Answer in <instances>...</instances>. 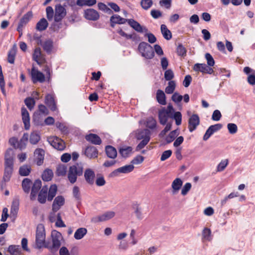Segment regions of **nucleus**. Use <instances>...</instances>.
<instances>
[{
	"instance_id": "48",
	"label": "nucleus",
	"mask_w": 255,
	"mask_h": 255,
	"mask_svg": "<svg viewBox=\"0 0 255 255\" xmlns=\"http://www.w3.org/2000/svg\"><path fill=\"white\" fill-rule=\"evenodd\" d=\"M78 18V12H72L71 13H69L66 17L67 20L71 23H73L75 21H77Z\"/></svg>"
},
{
	"instance_id": "14",
	"label": "nucleus",
	"mask_w": 255,
	"mask_h": 255,
	"mask_svg": "<svg viewBox=\"0 0 255 255\" xmlns=\"http://www.w3.org/2000/svg\"><path fill=\"white\" fill-rule=\"evenodd\" d=\"M115 215V213L113 211H107L104 214L95 217L92 219L94 222H104L113 218Z\"/></svg>"
},
{
	"instance_id": "31",
	"label": "nucleus",
	"mask_w": 255,
	"mask_h": 255,
	"mask_svg": "<svg viewBox=\"0 0 255 255\" xmlns=\"http://www.w3.org/2000/svg\"><path fill=\"white\" fill-rule=\"evenodd\" d=\"M47 191V200L48 201H51L54 197L55 196L57 191V187L55 184H52L50 186Z\"/></svg>"
},
{
	"instance_id": "50",
	"label": "nucleus",
	"mask_w": 255,
	"mask_h": 255,
	"mask_svg": "<svg viewBox=\"0 0 255 255\" xmlns=\"http://www.w3.org/2000/svg\"><path fill=\"white\" fill-rule=\"evenodd\" d=\"M153 4L152 0H141L140 5L144 10H147L150 8Z\"/></svg>"
},
{
	"instance_id": "17",
	"label": "nucleus",
	"mask_w": 255,
	"mask_h": 255,
	"mask_svg": "<svg viewBox=\"0 0 255 255\" xmlns=\"http://www.w3.org/2000/svg\"><path fill=\"white\" fill-rule=\"evenodd\" d=\"M127 22L130 26L138 32L142 33L143 32H147L148 31V29L146 27L142 26L137 21L133 19H128Z\"/></svg>"
},
{
	"instance_id": "57",
	"label": "nucleus",
	"mask_w": 255,
	"mask_h": 255,
	"mask_svg": "<svg viewBox=\"0 0 255 255\" xmlns=\"http://www.w3.org/2000/svg\"><path fill=\"white\" fill-rule=\"evenodd\" d=\"M15 54V51L13 49H11L8 51L7 55V61L8 63L10 64H13L14 63Z\"/></svg>"
},
{
	"instance_id": "10",
	"label": "nucleus",
	"mask_w": 255,
	"mask_h": 255,
	"mask_svg": "<svg viewBox=\"0 0 255 255\" xmlns=\"http://www.w3.org/2000/svg\"><path fill=\"white\" fill-rule=\"evenodd\" d=\"M84 16L88 20L96 21L100 18L99 12L93 8H88L84 10Z\"/></svg>"
},
{
	"instance_id": "56",
	"label": "nucleus",
	"mask_w": 255,
	"mask_h": 255,
	"mask_svg": "<svg viewBox=\"0 0 255 255\" xmlns=\"http://www.w3.org/2000/svg\"><path fill=\"white\" fill-rule=\"evenodd\" d=\"M24 103L27 107L30 110L33 108L35 103L34 100L31 97L26 98L24 100Z\"/></svg>"
},
{
	"instance_id": "55",
	"label": "nucleus",
	"mask_w": 255,
	"mask_h": 255,
	"mask_svg": "<svg viewBox=\"0 0 255 255\" xmlns=\"http://www.w3.org/2000/svg\"><path fill=\"white\" fill-rule=\"evenodd\" d=\"M46 17L49 21L52 20L53 18H54V13L53 8L50 6H47L46 8Z\"/></svg>"
},
{
	"instance_id": "60",
	"label": "nucleus",
	"mask_w": 255,
	"mask_h": 255,
	"mask_svg": "<svg viewBox=\"0 0 255 255\" xmlns=\"http://www.w3.org/2000/svg\"><path fill=\"white\" fill-rule=\"evenodd\" d=\"M171 99L174 103L178 104L183 99V96L179 95L177 92H175L172 95Z\"/></svg>"
},
{
	"instance_id": "64",
	"label": "nucleus",
	"mask_w": 255,
	"mask_h": 255,
	"mask_svg": "<svg viewBox=\"0 0 255 255\" xmlns=\"http://www.w3.org/2000/svg\"><path fill=\"white\" fill-rule=\"evenodd\" d=\"M222 117L220 111L218 110H215L212 116V120L214 121H219Z\"/></svg>"
},
{
	"instance_id": "42",
	"label": "nucleus",
	"mask_w": 255,
	"mask_h": 255,
	"mask_svg": "<svg viewBox=\"0 0 255 255\" xmlns=\"http://www.w3.org/2000/svg\"><path fill=\"white\" fill-rule=\"evenodd\" d=\"M32 58L33 60L36 61L38 64H40L41 60V51L39 47H37L35 49L33 54Z\"/></svg>"
},
{
	"instance_id": "29",
	"label": "nucleus",
	"mask_w": 255,
	"mask_h": 255,
	"mask_svg": "<svg viewBox=\"0 0 255 255\" xmlns=\"http://www.w3.org/2000/svg\"><path fill=\"white\" fill-rule=\"evenodd\" d=\"M151 132L150 130L147 128L140 130L136 133V138L138 140L143 139L147 138L150 139Z\"/></svg>"
},
{
	"instance_id": "26",
	"label": "nucleus",
	"mask_w": 255,
	"mask_h": 255,
	"mask_svg": "<svg viewBox=\"0 0 255 255\" xmlns=\"http://www.w3.org/2000/svg\"><path fill=\"white\" fill-rule=\"evenodd\" d=\"M43 50L48 54H51L53 49V42L51 39H46L41 45Z\"/></svg>"
},
{
	"instance_id": "3",
	"label": "nucleus",
	"mask_w": 255,
	"mask_h": 255,
	"mask_svg": "<svg viewBox=\"0 0 255 255\" xmlns=\"http://www.w3.org/2000/svg\"><path fill=\"white\" fill-rule=\"evenodd\" d=\"M174 112V109L170 104H169L167 108H162L158 112V118L160 124L162 125H166L168 118H171L172 113Z\"/></svg>"
},
{
	"instance_id": "40",
	"label": "nucleus",
	"mask_w": 255,
	"mask_h": 255,
	"mask_svg": "<svg viewBox=\"0 0 255 255\" xmlns=\"http://www.w3.org/2000/svg\"><path fill=\"white\" fill-rule=\"evenodd\" d=\"M157 122L152 117H148L146 120L145 126L150 129H155L156 127Z\"/></svg>"
},
{
	"instance_id": "9",
	"label": "nucleus",
	"mask_w": 255,
	"mask_h": 255,
	"mask_svg": "<svg viewBox=\"0 0 255 255\" xmlns=\"http://www.w3.org/2000/svg\"><path fill=\"white\" fill-rule=\"evenodd\" d=\"M31 75L33 83H36L38 82L43 83L45 81L44 75L34 67H33L31 69Z\"/></svg>"
},
{
	"instance_id": "41",
	"label": "nucleus",
	"mask_w": 255,
	"mask_h": 255,
	"mask_svg": "<svg viewBox=\"0 0 255 255\" xmlns=\"http://www.w3.org/2000/svg\"><path fill=\"white\" fill-rule=\"evenodd\" d=\"M132 148L130 146H128L125 148H120L119 153L124 158H127L129 156L132 152Z\"/></svg>"
},
{
	"instance_id": "35",
	"label": "nucleus",
	"mask_w": 255,
	"mask_h": 255,
	"mask_svg": "<svg viewBox=\"0 0 255 255\" xmlns=\"http://www.w3.org/2000/svg\"><path fill=\"white\" fill-rule=\"evenodd\" d=\"M183 182L180 178H176L172 183V188L173 189V193H176L181 188Z\"/></svg>"
},
{
	"instance_id": "51",
	"label": "nucleus",
	"mask_w": 255,
	"mask_h": 255,
	"mask_svg": "<svg viewBox=\"0 0 255 255\" xmlns=\"http://www.w3.org/2000/svg\"><path fill=\"white\" fill-rule=\"evenodd\" d=\"M19 209V202L18 200H14L12 202L11 209L10 214L16 215Z\"/></svg>"
},
{
	"instance_id": "25",
	"label": "nucleus",
	"mask_w": 255,
	"mask_h": 255,
	"mask_svg": "<svg viewBox=\"0 0 255 255\" xmlns=\"http://www.w3.org/2000/svg\"><path fill=\"white\" fill-rule=\"evenodd\" d=\"M87 141L95 145H100L102 143L101 138L96 134L90 133L85 136Z\"/></svg>"
},
{
	"instance_id": "59",
	"label": "nucleus",
	"mask_w": 255,
	"mask_h": 255,
	"mask_svg": "<svg viewBox=\"0 0 255 255\" xmlns=\"http://www.w3.org/2000/svg\"><path fill=\"white\" fill-rule=\"evenodd\" d=\"M164 78L166 81H170L174 78V73L171 69L166 70L164 72Z\"/></svg>"
},
{
	"instance_id": "16",
	"label": "nucleus",
	"mask_w": 255,
	"mask_h": 255,
	"mask_svg": "<svg viewBox=\"0 0 255 255\" xmlns=\"http://www.w3.org/2000/svg\"><path fill=\"white\" fill-rule=\"evenodd\" d=\"M127 22L130 26L138 32L142 33L143 32H147L148 31V29L146 27L142 26L137 21L133 19H128Z\"/></svg>"
},
{
	"instance_id": "11",
	"label": "nucleus",
	"mask_w": 255,
	"mask_h": 255,
	"mask_svg": "<svg viewBox=\"0 0 255 255\" xmlns=\"http://www.w3.org/2000/svg\"><path fill=\"white\" fill-rule=\"evenodd\" d=\"M51 237L52 241V248H53L55 252L58 251L61 246V239H62V235L61 233L58 232H54L52 233Z\"/></svg>"
},
{
	"instance_id": "61",
	"label": "nucleus",
	"mask_w": 255,
	"mask_h": 255,
	"mask_svg": "<svg viewBox=\"0 0 255 255\" xmlns=\"http://www.w3.org/2000/svg\"><path fill=\"white\" fill-rule=\"evenodd\" d=\"M176 135V130L171 131L169 134L166 137L165 140L167 143H171L175 139Z\"/></svg>"
},
{
	"instance_id": "34",
	"label": "nucleus",
	"mask_w": 255,
	"mask_h": 255,
	"mask_svg": "<svg viewBox=\"0 0 255 255\" xmlns=\"http://www.w3.org/2000/svg\"><path fill=\"white\" fill-rule=\"evenodd\" d=\"M40 138L39 132L37 131H34L30 135L29 141L32 144H36L39 142Z\"/></svg>"
},
{
	"instance_id": "13",
	"label": "nucleus",
	"mask_w": 255,
	"mask_h": 255,
	"mask_svg": "<svg viewBox=\"0 0 255 255\" xmlns=\"http://www.w3.org/2000/svg\"><path fill=\"white\" fill-rule=\"evenodd\" d=\"M200 124V119L198 115H192L188 121V129L190 132H193L195 130Z\"/></svg>"
},
{
	"instance_id": "30",
	"label": "nucleus",
	"mask_w": 255,
	"mask_h": 255,
	"mask_svg": "<svg viewBox=\"0 0 255 255\" xmlns=\"http://www.w3.org/2000/svg\"><path fill=\"white\" fill-rule=\"evenodd\" d=\"M211 231L208 228H204L202 232V241L210 242L212 240Z\"/></svg>"
},
{
	"instance_id": "19",
	"label": "nucleus",
	"mask_w": 255,
	"mask_h": 255,
	"mask_svg": "<svg viewBox=\"0 0 255 255\" xmlns=\"http://www.w3.org/2000/svg\"><path fill=\"white\" fill-rule=\"evenodd\" d=\"M134 169V166L132 164L127 165L121 167L112 172V174L113 176H117L120 173H128L131 172Z\"/></svg>"
},
{
	"instance_id": "44",
	"label": "nucleus",
	"mask_w": 255,
	"mask_h": 255,
	"mask_svg": "<svg viewBox=\"0 0 255 255\" xmlns=\"http://www.w3.org/2000/svg\"><path fill=\"white\" fill-rule=\"evenodd\" d=\"M33 16V13L32 11H29L23 15V16L20 19L19 22L26 25V24L30 21Z\"/></svg>"
},
{
	"instance_id": "1",
	"label": "nucleus",
	"mask_w": 255,
	"mask_h": 255,
	"mask_svg": "<svg viewBox=\"0 0 255 255\" xmlns=\"http://www.w3.org/2000/svg\"><path fill=\"white\" fill-rule=\"evenodd\" d=\"M83 167L81 163H77L69 167L68 172V179L70 182L73 184L77 181V177L83 174Z\"/></svg>"
},
{
	"instance_id": "39",
	"label": "nucleus",
	"mask_w": 255,
	"mask_h": 255,
	"mask_svg": "<svg viewBox=\"0 0 255 255\" xmlns=\"http://www.w3.org/2000/svg\"><path fill=\"white\" fill-rule=\"evenodd\" d=\"M20 251V248L18 245H10L7 249V252L11 255H19Z\"/></svg>"
},
{
	"instance_id": "20",
	"label": "nucleus",
	"mask_w": 255,
	"mask_h": 255,
	"mask_svg": "<svg viewBox=\"0 0 255 255\" xmlns=\"http://www.w3.org/2000/svg\"><path fill=\"white\" fill-rule=\"evenodd\" d=\"M65 203V199L64 198L61 196H57L52 204V210L54 212H57L59 210L60 207L62 206Z\"/></svg>"
},
{
	"instance_id": "54",
	"label": "nucleus",
	"mask_w": 255,
	"mask_h": 255,
	"mask_svg": "<svg viewBox=\"0 0 255 255\" xmlns=\"http://www.w3.org/2000/svg\"><path fill=\"white\" fill-rule=\"evenodd\" d=\"M228 159L222 160L218 165L217 171L218 172H221L223 171L228 165Z\"/></svg>"
},
{
	"instance_id": "27",
	"label": "nucleus",
	"mask_w": 255,
	"mask_h": 255,
	"mask_svg": "<svg viewBox=\"0 0 255 255\" xmlns=\"http://www.w3.org/2000/svg\"><path fill=\"white\" fill-rule=\"evenodd\" d=\"M44 151L41 148H37L34 151V155L36 157V164L41 165L43 162L44 157Z\"/></svg>"
},
{
	"instance_id": "36",
	"label": "nucleus",
	"mask_w": 255,
	"mask_h": 255,
	"mask_svg": "<svg viewBox=\"0 0 255 255\" xmlns=\"http://www.w3.org/2000/svg\"><path fill=\"white\" fill-rule=\"evenodd\" d=\"M161 31L163 37L168 40L171 39L172 34L171 31L167 28V26L165 24L161 25Z\"/></svg>"
},
{
	"instance_id": "2",
	"label": "nucleus",
	"mask_w": 255,
	"mask_h": 255,
	"mask_svg": "<svg viewBox=\"0 0 255 255\" xmlns=\"http://www.w3.org/2000/svg\"><path fill=\"white\" fill-rule=\"evenodd\" d=\"M45 231L44 226L39 224L37 225L36 231L35 245L34 248L40 249L43 247L45 241Z\"/></svg>"
},
{
	"instance_id": "22",
	"label": "nucleus",
	"mask_w": 255,
	"mask_h": 255,
	"mask_svg": "<svg viewBox=\"0 0 255 255\" xmlns=\"http://www.w3.org/2000/svg\"><path fill=\"white\" fill-rule=\"evenodd\" d=\"M48 186H44L39 192L38 194L37 200L41 204L46 203V199H47Z\"/></svg>"
},
{
	"instance_id": "8",
	"label": "nucleus",
	"mask_w": 255,
	"mask_h": 255,
	"mask_svg": "<svg viewBox=\"0 0 255 255\" xmlns=\"http://www.w3.org/2000/svg\"><path fill=\"white\" fill-rule=\"evenodd\" d=\"M193 69L194 71L197 72H200L203 73L214 74V71L213 68L205 63H196L194 64Z\"/></svg>"
},
{
	"instance_id": "21",
	"label": "nucleus",
	"mask_w": 255,
	"mask_h": 255,
	"mask_svg": "<svg viewBox=\"0 0 255 255\" xmlns=\"http://www.w3.org/2000/svg\"><path fill=\"white\" fill-rule=\"evenodd\" d=\"M128 19L123 18L118 14H114L110 18L111 26L114 27L116 24H125L128 22Z\"/></svg>"
},
{
	"instance_id": "5",
	"label": "nucleus",
	"mask_w": 255,
	"mask_h": 255,
	"mask_svg": "<svg viewBox=\"0 0 255 255\" xmlns=\"http://www.w3.org/2000/svg\"><path fill=\"white\" fill-rule=\"evenodd\" d=\"M47 141L52 147L58 150H63L66 147L65 142L57 136L49 137Z\"/></svg>"
},
{
	"instance_id": "63",
	"label": "nucleus",
	"mask_w": 255,
	"mask_h": 255,
	"mask_svg": "<svg viewBox=\"0 0 255 255\" xmlns=\"http://www.w3.org/2000/svg\"><path fill=\"white\" fill-rule=\"evenodd\" d=\"M227 128L229 130V132L231 134H234L237 132L238 130V127L237 125L235 124L229 123L227 125Z\"/></svg>"
},
{
	"instance_id": "12",
	"label": "nucleus",
	"mask_w": 255,
	"mask_h": 255,
	"mask_svg": "<svg viewBox=\"0 0 255 255\" xmlns=\"http://www.w3.org/2000/svg\"><path fill=\"white\" fill-rule=\"evenodd\" d=\"M44 103L52 111L57 110L56 103L53 94H47L45 97Z\"/></svg>"
},
{
	"instance_id": "46",
	"label": "nucleus",
	"mask_w": 255,
	"mask_h": 255,
	"mask_svg": "<svg viewBox=\"0 0 255 255\" xmlns=\"http://www.w3.org/2000/svg\"><path fill=\"white\" fill-rule=\"evenodd\" d=\"M176 84L175 81H170L168 83V86L166 87L165 89V92L167 94H172L175 89Z\"/></svg>"
},
{
	"instance_id": "62",
	"label": "nucleus",
	"mask_w": 255,
	"mask_h": 255,
	"mask_svg": "<svg viewBox=\"0 0 255 255\" xmlns=\"http://www.w3.org/2000/svg\"><path fill=\"white\" fill-rule=\"evenodd\" d=\"M13 170H8L4 169V172L3 176L2 178V180H4V181H7L8 182L9 181L11 176L12 174Z\"/></svg>"
},
{
	"instance_id": "43",
	"label": "nucleus",
	"mask_w": 255,
	"mask_h": 255,
	"mask_svg": "<svg viewBox=\"0 0 255 255\" xmlns=\"http://www.w3.org/2000/svg\"><path fill=\"white\" fill-rule=\"evenodd\" d=\"M53 176V173L52 170L49 169H46L43 171L42 174V178L45 181H49L52 179Z\"/></svg>"
},
{
	"instance_id": "52",
	"label": "nucleus",
	"mask_w": 255,
	"mask_h": 255,
	"mask_svg": "<svg viewBox=\"0 0 255 255\" xmlns=\"http://www.w3.org/2000/svg\"><path fill=\"white\" fill-rule=\"evenodd\" d=\"M98 7L99 9H100L105 12H106L108 14H111L112 13H113V11L111 10V9H110L109 7H108L106 4H105V3H104L103 2H99L98 3Z\"/></svg>"
},
{
	"instance_id": "53",
	"label": "nucleus",
	"mask_w": 255,
	"mask_h": 255,
	"mask_svg": "<svg viewBox=\"0 0 255 255\" xmlns=\"http://www.w3.org/2000/svg\"><path fill=\"white\" fill-rule=\"evenodd\" d=\"M176 51L177 54L179 56L184 57L186 55L187 50L182 44H179L178 45Z\"/></svg>"
},
{
	"instance_id": "38",
	"label": "nucleus",
	"mask_w": 255,
	"mask_h": 255,
	"mask_svg": "<svg viewBox=\"0 0 255 255\" xmlns=\"http://www.w3.org/2000/svg\"><path fill=\"white\" fill-rule=\"evenodd\" d=\"M87 233V230L85 228H80L78 229L75 234L74 238L76 240H81Z\"/></svg>"
},
{
	"instance_id": "28",
	"label": "nucleus",
	"mask_w": 255,
	"mask_h": 255,
	"mask_svg": "<svg viewBox=\"0 0 255 255\" xmlns=\"http://www.w3.org/2000/svg\"><path fill=\"white\" fill-rule=\"evenodd\" d=\"M105 152L107 156L110 158L114 159L117 156L116 149L111 145H107L106 146Z\"/></svg>"
},
{
	"instance_id": "45",
	"label": "nucleus",
	"mask_w": 255,
	"mask_h": 255,
	"mask_svg": "<svg viewBox=\"0 0 255 255\" xmlns=\"http://www.w3.org/2000/svg\"><path fill=\"white\" fill-rule=\"evenodd\" d=\"M31 171V167L29 165H24L21 166L19 169V173L21 176H27Z\"/></svg>"
},
{
	"instance_id": "33",
	"label": "nucleus",
	"mask_w": 255,
	"mask_h": 255,
	"mask_svg": "<svg viewBox=\"0 0 255 255\" xmlns=\"http://www.w3.org/2000/svg\"><path fill=\"white\" fill-rule=\"evenodd\" d=\"M48 26V23L45 18H42L37 23L36 28L39 31L45 30Z\"/></svg>"
},
{
	"instance_id": "15",
	"label": "nucleus",
	"mask_w": 255,
	"mask_h": 255,
	"mask_svg": "<svg viewBox=\"0 0 255 255\" xmlns=\"http://www.w3.org/2000/svg\"><path fill=\"white\" fill-rule=\"evenodd\" d=\"M98 150L97 148L92 145H90L85 148L84 153L89 159H94L98 157Z\"/></svg>"
},
{
	"instance_id": "32",
	"label": "nucleus",
	"mask_w": 255,
	"mask_h": 255,
	"mask_svg": "<svg viewBox=\"0 0 255 255\" xmlns=\"http://www.w3.org/2000/svg\"><path fill=\"white\" fill-rule=\"evenodd\" d=\"M156 97L158 103L162 105H166V96L163 91L161 90H158L156 92Z\"/></svg>"
},
{
	"instance_id": "24",
	"label": "nucleus",
	"mask_w": 255,
	"mask_h": 255,
	"mask_svg": "<svg viewBox=\"0 0 255 255\" xmlns=\"http://www.w3.org/2000/svg\"><path fill=\"white\" fill-rule=\"evenodd\" d=\"M84 177L86 182L90 185H93L94 183L95 177V172L91 169H86L84 173Z\"/></svg>"
},
{
	"instance_id": "47",
	"label": "nucleus",
	"mask_w": 255,
	"mask_h": 255,
	"mask_svg": "<svg viewBox=\"0 0 255 255\" xmlns=\"http://www.w3.org/2000/svg\"><path fill=\"white\" fill-rule=\"evenodd\" d=\"M171 118L175 120L176 125L179 126L181 124L182 115L180 112L172 113Z\"/></svg>"
},
{
	"instance_id": "7",
	"label": "nucleus",
	"mask_w": 255,
	"mask_h": 255,
	"mask_svg": "<svg viewBox=\"0 0 255 255\" xmlns=\"http://www.w3.org/2000/svg\"><path fill=\"white\" fill-rule=\"evenodd\" d=\"M13 152L11 149H8L6 151L4 157V169L13 170Z\"/></svg>"
},
{
	"instance_id": "6",
	"label": "nucleus",
	"mask_w": 255,
	"mask_h": 255,
	"mask_svg": "<svg viewBox=\"0 0 255 255\" xmlns=\"http://www.w3.org/2000/svg\"><path fill=\"white\" fill-rule=\"evenodd\" d=\"M67 11L65 7L61 4H57L55 6L54 22H59L66 16Z\"/></svg>"
},
{
	"instance_id": "4",
	"label": "nucleus",
	"mask_w": 255,
	"mask_h": 255,
	"mask_svg": "<svg viewBox=\"0 0 255 255\" xmlns=\"http://www.w3.org/2000/svg\"><path fill=\"white\" fill-rule=\"evenodd\" d=\"M138 49L142 56L146 59H152L154 56L152 47L147 42H140L138 45Z\"/></svg>"
},
{
	"instance_id": "58",
	"label": "nucleus",
	"mask_w": 255,
	"mask_h": 255,
	"mask_svg": "<svg viewBox=\"0 0 255 255\" xmlns=\"http://www.w3.org/2000/svg\"><path fill=\"white\" fill-rule=\"evenodd\" d=\"M205 57L207 60V64L209 66H213L215 64V61L212 56L209 53L205 54Z\"/></svg>"
},
{
	"instance_id": "23",
	"label": "nucleus",
	"mask_w": 255,
	"mask_h": 255,
	"mask_svg": "<svg viewBox=\"0 0 255 255\" xmlns=\"http://www.w3.org/2000/svg\"><path fill=\"white\" fill-rule=\"evenodd\" d=\"M21 115L24 128L26 130H28L30 128V118L27 110L24 107L21 108Z\"/></svg>"
},
{
	"instance_id": "49",
	"label": "nucleus",
	"mask_w": 255,
	"mask_h": 255,
	"mask_svg": "<svg viewBox=\"0 0 255 255\" xmlns=\"http://www.w3.org/2000/svg\"><path fill=\"white\" fill-rule=\"evenodd\" d=\"M67 172V167L65 165L61 164L57 167L56 174L58 176L65 175Z\"/></svg>"
},
{
	"instance_id": "37",
	"label": "nucleus",
	"mask_w": 255,
	"mask_h": 255,
	"mask_svg": "<svg viewBox=\"0 0 255 255\" xmlns=\"http://www.w3.org/2000/svg\"><path fill=\"white\" fill-rule=\"evenodd\" d=\"M32 185V181L28 178H24L22 182V187L24 192L28 193Z\"/></svg>"
},
{
	"instance_id": "18",
	"label": "nucleus",
	"mask_w": 255,
	"mask_h": 255,
	"mask_svg": "<svg viewBox=\"0 0 255 255\" xmlns=\"http://www.w3.org/2000/svg\"><path fill=\"white\" fill-rule=\"evenodd\" d=\"M41 181L39 179L36 180L31 187V192L30 193V200L33 201L35 200L38 192L41 187Z\"/></svg>"
}]
</instances>
